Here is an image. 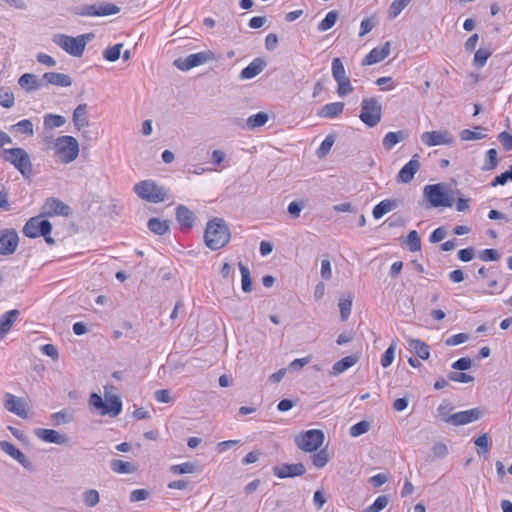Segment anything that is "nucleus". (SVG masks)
<instances>
[{"label": "nucleus", "mask_w": 512, "mask_h": 512, "mask_svg": "<svg viewBox=\"0 0 512 512\" xmlns=\"http://www.w3.org/2000/svg\"><path fill=\"white\" fill-rule=\"evenodd\" d=\"M73 124L75 128L80 131L89 125L87 116V104H79L73 111Z\"/></svg>", "instance_id": "nucleus-28"}, {"label": "nucleus", "mask_w": 512, "mask_h": 512, "mask_svg": "<svg viewBox=\"0 0 512 512\" xmlns=\"http://www.w3.org/2000/svg\"><path fill=\"white\" fill-rule=\"evenodd\" d=\"M123 47L122 43L116 44L114 46L108 47L103 52V57L107 61L115 62L119 59L121 55V49Z\"/></svg>", "instance_id": "nucleus-49"}, {"label": "nucleus", "mask_w": 512, "mask_h": 512, "mask_svg": "<svg viewBox=\"0 0 512 512\" xmlns=\"http://www.w3.org/2000/svg\"><path fill=\"white\" fill-rule=\"evenodd\" d=\"M35 435L43 442L57 445H68L70 441L65 434L53 429L38 428L35 430Z\"/></svg>", "instance_id": "nucleus-18"}, {"label": "nucleus", "mask_w": 512, "mask_h": 512, "mask_svg": "<svg viewBox=\"0 0 512 512\" xmlns=\"http://www.w3.org/2000/svg\"><path fill=\"white\" fill-rule=\"evenodd\" d=\"M433 459H443L448 455V447L442 442H437L432 447Z\"/></svg>", "instance_id": "nucleus-59"}, {"label": "nucleus", "mask_w": 512, "mask_h": 512, "mask_svg": "<svg viewBox=\"0 0 512 512\" xmlns=\"http://www.w3.org/2000/svg\"><path fill=\"white\" fill-rule=\"evenodd\" d=\"M389 503V499L387 496H379L376 498L374 503L370 506H368L364 512H380L383 510Z\"/></svg>", "instance_id": "nucleus-53"}, {"label": "nucleus", "mask_w": 512, "mask_h": 512, "mask_svg": "<svg viewBox=\"0 0 512 512\" xmlns=\"http://www.w3.org/2000/svg\"><path fill=\"white\" fill-rule=\"evenodd\" d=\"M312 459L315 467L322 468L328 463L329 456L326 450H321L318 453L314 454Z\"/></svg>", "instance_id": "nucleus-61"}, {"label": "nucleus", "mask_w": 512, "mask_h": 512, "mask_svg": "<svg viewBox=\"0 0 512 512\" xmlns=\"http://www.w3.org/2000/svg\"><path fill=\"white\" fill-rule=\"evenodd\" d=\"M12 128L27 136H32L34 134L33 124L28 119L19 121L18 123L14 124Z\"/></svg>", "instance_id": "nucleus-52"}, {"label": "nucleus", "mask_w": 512, "mask_h": 512, "mask_svg": "<svg viewBox=\"0 0 512 512\" xmlns=\"http://www.w3.org/2000/svg\"><path fill=\"white\" fill-rule=\"evenodd\" d=\"M423 196L429 202L431 207H451L453 198L446 191V185L429 184L423 189Z\"/></svg>", "instance_id": "nucleus-8"}, {"label": "nucleus", "mask_w": 512, "mask_h": 512, "mask_svg": "<svg viewBox=\"0 0 512 512\" xmlns=\"http://www.w3.org/2000/svg\"><path fill=\"white\" fill-rule=\"evenodd\" d=\"M508 180H512V165L510 166L508 171L495 177V179L492 181L491 185L493 187H495L497 185H505Z\"/></svg>", "instance_id": "nucleus-63"}, {"label": "nucleus", "mask_w": 512, "mask_h": 512, "mask_svg": "<svg viewBox=\"0 0 512 512\" xmlns=\"http://www.w3.org/2000/svg\"><path fill=\"white\" fill-rule=\"evenodd\" d=\"M421 141L428 147L452 145L453 135L448 130L427 131L421 135Z\"/></svg>", "instance_id": "nucleus-13"}, {"label": "nucleus", "mask_w": 512, "mask_h": 512, "mask_svg": "<svg viewBox=\"0 0 512 512\" xmlns=\"http://www.w3.org/2000/svg\"><path fill=\"white\" fill-rule=\"evenodd\" d=\"M196 470H197L196 463L190 462V461L182 463V464L172 465L170 467V471L176 475L193 474L196 472Z\"/></svg>", "instance_id": "nucleus-40"}, {"label": "nucleus", "mask_w": 512, "mask_h": 512, "mask_svg": "<svg viewBox=\"0 0 512 512\" xmlns=\"http://www.w3.org/2000/svg\"><path fill=\"white\" fill-rule=\"evenodd\" d=\"M18 234L15 230H5L0 233V254H12L18 246Z\"/></svg>", "instance_id": "nucleus-17"}, {"label": "nucleus", "mask_w": 512, "mask_h": 512, "mask_svg": "<svg viewBox=\"0 0 512 512\" xmlns=\"http://www.w3.org/2000/svg\"><path fill=\"white\" fill-rule=\"evenodd\" d=\"M43 86L54 85L59 87H69L72 85V79L69 75L58 72H46L43 74Z\"/></svg>", "instance_id": "nucleus-23"}, {"label": "nucleus", "mask_w": 512, "mask_h": 512, "mask_svg": "<svg viewBox=\"0 0 512 512\" xmlns=\"http://www.w3.org/2000/svg\"><path fill=\"white\" fill-rule=\"evenodd\" d=\"M398 203L394 199H385L382 200L379 204H377L372 211L373 217L375 219L382 218L385 214L397 208Z\"/></svg>", "instance_id": "nucleus-33"}, {"label": "nucleus", "mask_w": 512, "mask_h": 512, "mask_svg": "<svg viewBox=\"0 0 512 512\" xmlns=\"http://www.w3.org/2000/svg\"><path fill=\"white\" fill-rule=\"evenodd\" d=\"M486 129L481 126H476L474 130L464 129L460 132V139L462 141H475L484 139L487 135Z\"/></svg>", "instance_id": "nucleus-35"}, {"label": "nucleus", "mask_w": 512, "mask_h": 512, "mask_svg": "<svg viewBox=\"0 0 512 512\" xmlns=\"http://www.w3.org/2000/svg\"><path fill=\"white\" fill-rule=\"evenodd\" d=\"M149 230L156 235H163L169 230V224L165 220L159 218H151L148 221Z\"/></svg>", "instance_id": "nucleus-36"}, {"label": "nucleus", "mask_w": 512, "mask_h": 512, "mask_svg": "<svg viewBox=\"0 0 512 512\" xmlns=\"http://www.w3.org/2000/svg\"><path fill=\"white\" fill-rule=\"evenodd\" d=\"M408 137V133L404 130H400L397 132H388L383 140L382 144L386 150H391L396 144L401 141H404Z\"/></svg>", "instance_id": "nucleus-32"}, {"label": "nucleus", "mask_w": 512, "mask_h": 512, "mask_svg": "<svg viewBox=\"0 0 512 512\" xmlns=\"http://www.w3.org/2000/svg\"><path fill=\"white\" fill-rule=\"evenodd\" d=\"M52 224L48 220L42 219V216L30 218L23 227V233L29 238H36L41 235L50 234Z\"/></svg>", "instance_id": "nucleus-12"}, {"label": "nucleus", "mask_w": 512, "mask_h": 512, "mask_svg": "<svg viewBox=\"0 0 512 512\" xmlns=\"http://www.w3.org/2000/svg\"><path fill=\"white\" fill-rule=\"evenodd\" d=\"M89 405L95 410H98L101 415H109L110 417L118 416L122 411V401L119 396L103 400L97 393H92L89 398Z\"/></svg>", "instance_id": "nucleus-7"}, {"label": "nucleus", "mask_w": 512, "mask_h": 512, "mask_svg": "<svg viewBox=\"0 0 512 512\" xmlns=\"http://www.w3.org/2000/svg\"><path fill=\"white\" fill-rule=\"evenodd\" d=\"M111 470L118 474H132L135 473L137 468L132 462L123 461L120 459H113L110 462Z\"/></svg>", "instance_id": "nucleus-34"}, {"label": "nucleus", "mask_w": 512, "mask_h": 512, "mask_svg": "<svg viewBox=\"0 0 512 512\" xmlns=\"http://www.w3.org/2000/svg\"><path fill=\"white\" fill-rule=\"evenodd\" d=\"M381 116L382 107L376 98L363 99L359 118L364 124L374 127L381 121Z\"/></svg>", "instance_id": "nucleus-10"}, {"label": "nucleus", "mask_w": 512, "mask_h": 512, "mask_svg": "<svg viewBox=\"0 0 512 512\" xmlns=\"http://www.w3.org/2000/svg\"><path fill=\"white\" fill-rule=\"evenodd\" d=\"M120 7L109 2L84 4L74 8V14L82 17H106L119 13Z\"/></svg>", "instance_id": "nucleus-6"}, {"label": "nucleus", "mask_w": 512, "mask_h": 512, "mask_svg": "<svg viewBox=\"0 0 512 512\" xmlns=\"http://www.w3.org/2000/svg\"><path fill=\"white\" fill-rule=\"evenodd\" d=\"M53 149L64 164L73 162L78 157L80 151L78 141L69 135L56 138L53 143Z\"/></svg>", "instance_id": "nucleus-3"}, {"label": "nucleus", "mask_w": 512, "mask_h": 512, "mask_svg": "<svg viewBox=\"0 0 512 512\" xmlns=\"http://www.w3.org/2000/svg\"><path fill=\"white\" fill-rule=\"evenodd\" d=\"M479 258L483 261H497L500 258V254L496 249H484L480 252Z\"/></svg>", "instance_id": "nucleus-62"}, {"label": "nucleus", "mask_w": 512, "mask_h": 512, "mask_svg": "<svg viewBox=\"0 0 512 512\" xmlns=\"http://www.w3.org/2000/svg\"><path fill=\"white\" fill-rule=\"evenodd\" d=\"M306 469L302 463L296 464H281L273 468V473L281 479L289 477H297L305 474Z\"/></svg>", "instance_id": "nucleus-19"}, {"label": "nucleus", "mask_w": 512, "mask_h": 512, "mask_svg": "<svg viewBox=\"0 0 512 512\" xmlns=\"http://www.w3.org/2000/svg\"><path fill=\"white\" fill-rule=\"evenodd\" d=\"M498 165V154L496 149L491 148L486 153V161L482 166L483 171H490L496 168Z\"/></svg>", "instance_id": "nucleus-46"}, {"label": "nucleus", "mask_w": 512, "mask_h": 512, "mask_svg": "<svg viewBox=\"0 0 512 512\" xmlns=\"http://www.w3.org/2000/svg\"><path fill=\"white\" fill-rule=\"evenodd\" d=\"M448 379L458 383H470L474 381V377L464 373L463 371H453L448 374Z\"/></svg>", "instance_id": "nucleus-54"}, {"label": "nucleus", "mask_w": 512, "mask_h": 512, "mask_svg": "<svg viewBox=\"0 0 512 512\" xmlns=\"http://www.w3.org/2000/svg\"><path fill=\"white\" fill-rule=\"evenodd\" d=\"M176 219L182 227L190 229L193 227L195 223L196 215L188 207L184 205H179L176 208Z\"/></svg>", "instance_id": "nucleus-26"}, {"label": "nucleus", "mask_w": 512, "mask_h": 512, "mask_svg": "<svg viewBox=\"0 0 512 512\" xmlns=\"http://www.w3.org/2000/svg\"><path fill=\"white\" fill-rule=\"evenodd\" d=\"M266 62L262 58H255L240 73L241 80H249L259 75L265 68Z\"/></svg>", "instance_id": "nucleus-27"}, {"label": "nucleus", "mask_w": 512, "mask_h": 512, "mask_svg": "<svg viewBox=\"0 0 512 512\" xmlns=\"http://www.w3.org/2000/svg\"><path fill=\"white\" fill-rule=\"evenodd\" d=\"M480 417L481 410L478 408H473L452 414L450 418V424L453 426L466 425L477 421Z\"/></svg>", "instance_id": "nucleus-21"}, {"label": "nucleus", "mask_w": 512, "mask_h": 512, "mask_svg": "<svg viewBox=\"0 0 512 512\" xmlns=\"http://www.w3.org/2000/svg\"><path fill=\"white\" fill-rule=\"evenodd\" d=\"M371 428L369 421L363 420L350 427L349 434L352 437H359L367 433Z\"/></svg>", "instance_id": "nucleus-47"}, {"label": "nucleus", "mask_w": 512, "mask_h": 512, "mask_svg": "<svg viewBox=\"0 0 512 512\" xmlns=\"http://www.w3.org/2000/svg\"><path fill=\"white\" fill-rule=\"evenodd\" d=\"M352 302H353V295L351 293H348L345 298H341L339 300V309H340V315L341 319L343 321H346L351 313L352 309Z\"/></svg>", "instance_id": "nucleus-38"}, {"label": "nucleus", "mask_w": 512, "mask_h": 512, "mask_svg": "<svg viewBox=\"0 0 512 512\" xmlns=\"http://www.w3.org/2000/svg\"><path fill=\"white\" fill-rule=\"evenodd\" d=\"M492 55V50L489 48H480L474 54L473 63L477 67H483L488 58Z\"/></svg>", "instance_id": "nucleus-44"}, {"label": "nucleus", "mask_w": 512, "mask_h": 512, "mask_svg": "<svg viewBox=\"0 0 512 512\" xmlns=\"http://www.w3.org/2000/svg\"><path fill=\"white\" fill-rule=\"evenodd\" d=\"M3 159L12 164L25 178L33 173V166L29 154L23 148L5 149Z\"/></svg>", "instance_id": "nucleus-4"}, {"label": "nucleus", "mask_w": 512, "mask_h": 512, "mask_svg": "<svg viewBox=\"0 0 512 512\" xmlns=\"http://www.w3.org/2000/svg\"><path fill=\"white\" fill-rule=\"evenodd\" d=\"M334 137L331 135H328L323 142L321 143L320 147L318 148L316 154L318 158L325 157L329 151L331 150L333 144H334Z\"/></svg>", "instance_id": "nucleus-55"}, {"label": "nucleus", "mask_w": 512, "mask_h": 512, "mask_svg": "<svg viewBox=\"0 0 512 512\" xmlns=\"http://www.w3.org/2000/svg\"><path fill=\"white\" fill-rule=\"evenodd\" d=\"M15 97L10 89L2 88L0 90V105L5 108H10L14 105Z\"/></svg>", "instance_id": "nucleus-51"}, {"label": "nucleus", "mask_w": 512, "mask_h": 512, "mask_svg": "<svg viewBox=\"0 0 512 512\" xmlns=\"http://www.w3.org/2000/svg\"><path fill=\"white\" fill-rule=\"evenodd\" d=\"M451 411H452V407L445 403V404H441L439 405V407L437 408V416L444 422L450 424V418H451Z\"/></svg>", "instance_id": "nucleus-60"}, {"label": "nucleus", "mask_w": 512, "mask_h": 512, "mask_svg": "<svg viewBox=\"0 0 512 512\" xmlns=\"http://www.w3.org/2000/svg\"><path fill=\"white\" fill-rule=\"evenodd\" d=\"M395 350H396V344L395 343H392L387 348V350L385 351V353L383 354V356L381 358V365H382L383 368H387V367H389L392 364V362L394 360Z\"/></svg>", "instance_id": "nucleus-57"}, {"label": "nucleus", "mask_w": 512, "mask_h": 512, "mask_svg": "<svg viewBox=\"0 0 512 512\" xmlns=\"http://www.w3.org/2000/svg\"><path fill=\"white\" fill-rule=\"evenodd\" d=\"M0 449L14 460L18 461L25 469H31L32 464L29 459L14 444L8 441H0Z\"/></svg>", "instance_id": "nucleus-20"}, {"label": "nucleus", "mask_w": 512, "mask_h": 512, "mask_svg": "<svg viewBox=\"0 0 512 512\" xmlns=\"http://www.w3.org/2000/svg\"><path fill=\"white\" fill-rule=\"evenodd\" d=\"M20 311L13 309L7 311L0 317V338H3L10 331L14 323L18 320Z\"/></svg>", "instance_id": "nucleus-25"}, {"label": "nucleus", "mask_w": 512, "mask_h": 512, "mask_svg": "<svg viewBox=\"0 0 512 512\" xmlns=\"http://www.w3.org/2000/svg\"><path fill=\"white\" fill-rule=\"evenodd\" d=\"M344 103L343 102H333L322 106L318 112L317 116L320 118H335L343 113Z\"/></svg>", "instance_id": "nucleus-29"}, {"label": "nucleus", "mask_w": 512, "mask_h": 512, "mask_svg": "<svg viewBox=\"0 0 512 512\" xmlns=\"http://www.w3.org/2000/svg\"><path fill=\"white\" fill-rule=\"evenodd\" d=\"M70 213V207L57 198H48L42 207V215L44 216H68Z\"/></svg>", "instance_id": "nucleus-16"}, {"label": "nucleus", "mask_w": 512, "mask_h": 512, "mask_svg": "<svg viewBox=\"0 0 512 512\" xmlns=\"http://www.w3.org/2000/svg\"><path fill=\"white\" fill-rule=\"evenodd\" d=\"M325 435L322 430L311 429L295 436L296 446L304 452H314L320 448L324 442Z\"/></svg>", "instance_id": "nucleus-9"}, {"label": "nucleus", "mask_w": 512, "mask_h": 512, "mask_svg": "<svg viewBox=\"0 0 512 512\" xmlns=\"http://www.w3.org/2000/svg\"><path fill=\"white\" fill-rule=\"evenodd\" d=\"M66 122L65 117L57 114H47L44 117V127L46 129H54L61 127Z\"/></svg>", "instance_id": "nucleus-41"}, {"label": "nucleus", "mask_w": 512, "mask_h": 512, "mask_svg": "<svg viewBox=\"0 0 512 512\" xmlns=\"http://www.w3.org/2000/svg\"><path fill=\"white\" fill-rule=\"evenodd\" d=\"M421 165L419 161V155L415 154L412 156L410 161H408L399 171L396 180L398 183L408 184L410 183L415 174L419 171Z\"/></svg>", "instance_id": "nucleus-15"}, {"label": "nucleus", "mask_w": 512, "mask_h": 512, "mask_svg": "<svg viewBox=\"0 0 512 512\" xmlns=\"http://www.w3.org/2000/svg\"><path fill=\"white\" fill-rule=\"evenodd\" d=\"M213 60H215V54L211 50H205L195 54H190L185 58H178L173 64L179 70L188 71Z\"/></svg>", "instance_id": "nucleus-11"}, {"label": "nucleus", "mask_w": 512, "mask_h": 512, "mask_svg": "<svg viewBox=\"0 0 512 512\" xmlns=\"http://www.w3.org/2000/svg\"><path fill=\"white\" fill-rule=\"evenodd\" d=\"M238 267H239V270L241 273L242 290L245 293H249L252 291V279H251L250 271H249L248 267H246L242 262L238 263Z\"/></svg>", "instance_id": "nucleus-37"}, {"label": "nucleus", "mask_w": 512, "mask_h": 512, "mask_svg": "<svg viewBox=\"0 0 512 512\" xmlns=\"http://www.w3.org/2000/svg\"><path fill=\"white\" fill-rule=\"evenodd\" d=\"M498 139L506 151L512 150V135L510 133L503 131L498 135Z\"/></svg>", "instance_id": "nucleus-64"}, {"label": "nucleus", "mask_w": 512, "mask_h": 512, "mask_svg": "<svg viewBox=\"0 0 512 512\" xmlns=\"http://www.w3.org/2000/svg\"><path fill=\"white\" fill-rule=\"evenodd\" d=\"M93 37L94 34L92 33L82 34L77 37L58 33L53 35L52 41L69 55L73 57H81L84 53L87 42L92 40Z\"/></svg>", "instance_id": "nucleus-2"}, {"label": "nucleus", "mask_w": 512, "mask_h": 512, "mask_svg": "<svg viewBox=\"0 0 512 512\" xmlns=\"http://www.w3.org/2000/svg\"><path fill=\"white\" fill-rule=\"evenodd\" d=\"M406 243L411 252H417L421 249V240L416 230H412L408 233Z\"/></svg>", "instance_id": "nucleus-50"}, {"label": "nucleus", "mask_w": 512, "mask_h": 512, "mask_svg": "<svg viewBox=\"0 0 512 512\" xmlns=\"http://www.w3.org/2000/svg\"><path fill=\"white\" fill-rule=\"evenodd\" d=\"M332 76L336 82L347 78L344 65L339 58H334L332 61Z\"/></svg>", "instance_id": "nucleus-48"}, {"label": "nucleus", "mask_w": 512, "mask_h": 512, "mask_svg": "<svg viewBox=\"0 0 512 512\" xmlns=\"http://www.w3.org/2000/svg\"><path fill=\"white\" fill-rule=\"evenodd\" d=\"M337 93L340 97H344L353 91L349 77L337 81Z\"/></svg>", "instance_id": "nucleus-58"}, {"label": "nucleus", "mask_w": 512, "mask_h": 512, "mask_svg": "<svg viewBox=\"0 0 512 512\" xmlns=\"http://www.w3.org/2000/svg\"><path fill=\"white\" fill-rule=\"evenodd\" d=\"M410 2L411 0H394L388 10L389 17L396 18Z\"/></svg>", "instance_id": "nucleus-45"}, {"label": "nucleus", "mask_w": 512, "mask_h": 512, "mask_svg": "<svg viewBox=\"0 0 512 512\" xmlns=\"http://www.w3.org/2000/svg\"><path fill=\"white\" fill-rule=\"evenodd\" d=\"M267 121L268 115L264 112H259L257 114L250 116L246 121V125L248 129L254 130L258 127L264 126L267 123Z\"/></svg>", "instance_id": "nucleus-39"}, {"label": "nucleus", "mask_w": 512, "mask_h": 512, "mask_svg": "<svg viewBox=\"0 0 512 512\" xmlns=\"http://www.w3.org/2000/svg\"><path fill=\"white\" fill-rule=\"evenodd\" d=\"M408 347L412 353H415L422 360H426L430 356L429 346L419 339H409Z\"/></svg>", "instance_id": "nucleus-30"}, {"label": "nucleus", "mask_w": 512, "mask_h": 512, "mask_svg": "<svg viewBox=\"0 0 512 512\" xmlns=\"http://www.w3.org/2000/svg\"><path fill=\"white\" fill-rule=\"evenodd\" d=\"M83 501L88 507H95L99 503V493L95 489H89L83 494Z\"/></svg>", "instance_id": "nucleus-56"}, {"label": "nucleus", "mask_w": 512, "mask_h": 512, "mask_svg": "<svg viewBox=\"0 0 512 512\" xmlns=\"http://www.w3.org/2000/svg\"><path fill=\"white\" fill-rule=\"evenodd\" d=\"M338 19L337 11H330L327 13L325 18L318 24V30L321 32H325L331 29Z\"/></svg>", "instance_id": "nucleus-42"}, {"label": "nucleus", "mask_w": 512, "mask_h": 512, "mask_svg": "<svg viewBox=\"0 0 512 512\" xmlns=\"http://www.w3.org/2000/svg\"><path fill=\"white\" fill-rule=\"evenodd\" d=\"M357 362H358L357 356H355V355L346 356V357L342 358L341 360L334 363L330 373L333 376H337V375L343 373L344 371H346L347 369L351 368L352 366H354Z\"/></svg>", "instance_id": "nucleus-31"}, {"label": "nucleus", "mask_w": 512, "mask_h": 512, "mask_svg": "<svg viewBox=\"0 0 512 512\" xmlns=\"http://www.w3.org/2000/svg\"><path fill=\"white\" fill-rule=\"evenodd\" d=\"M391 51V43L388 41L382 48L372 49L362 60L363 66L372 65L384 60L389 56Z\"/></svg>", "instance_id": "nucleus-22"}, {"label": "nucleus", "mask_w": 512, "mask_h": 512, "mask_svg": "<svg viewBox=\"0 0 512 512\" xmlns=\"http://www.w3.org/2000/svg\"><path fill=\"white\" fill-rule=\"evenodd\" d=\"M231 234L228 225L221 218L208 221L204 232L205 245L211 250H219L230 241Z\"/></svg>", "instance_id": "nucleus-1"}, {"label": "nucleus", "mask_w": 512, "mask_h": 512, "mask_svg": "<svg viewBox=\"0 0 512 512\" xmlns=\"http://www.w3.org/2000/svg\"><path fill=\"white\" fill-rule=\"evenodd\" d=\"M3 406L7 411L21 418H28L27 405L25 400L21 397H17L11 393H5Z\"/></svg>", "instance_id": "nucleus-14"}, {"label": "nucleus", "mask_w": 512, "mask_h": 512, "mask_svg": "<svg viewBox=\"0 0 512 512\" xmlns=\"http://www.w3.org/2000/svg\"><path fill=\"white\" fill-rule=\"evenodd\" d=\"M133 190L139 198L151 203L163 202L167 198L166 189L152 180L138 182Z\"/></svg>", "instance_id": "nucleus-5"}, {"label": "nucleus", "mask_w": 512, "mask_h": 512, "mask_svg": "<svg viewBox=\"0 0 512 512\" xmlns=\"http://www.w3.org/2000/svg\"><path fill=\"white\" fill-rule=\"evenodd\" d=\"M474 443L477 446L476 453L478 455H485L488 453L490 447V438L487 433H484L477 437L474 440Z\"/></svg>", "instance_id": "nucleus-43"}, {"label": "nucleus", "mask_w": 512, "mask_h": 512, "mask_svg": "<svg viewBox=\"0 0 512 512\" xmlns=\"http://www.w3.org/2000/svg\"><path fill=\"white\" fill-rule=\"evenodd\" d=\"M18 85L23 90H25L26 92L30 93V92L39 90L41 88H44V86H43V77L38 78L35 74L24 73L18 79Z\"/></svg>", "instance_id": "nucleus-24"}]
</instances>
